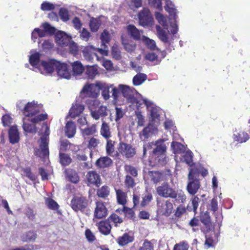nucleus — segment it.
Segmentation results:
<instances>
[{"label":"nucleus","mask_w":250,"mask_h":250,"mask_svg":"<svg viewBox=\"0 0 250 250\" xmlns=\"http://www.w3.org/2000/svg\"><path fill=\"white\" fill-rule=\"evenodd\" d=\"M110 87L105 83L96 82L95 83H87L84 85L81 90L80 97L83 99L91 98L96 99L100 90H102V95L105 100L109 99Z\"/></svg>","instance_id":"f257e3e1"},{"label":"nucleus","mask_w":250,"mask_h":250,"mask_svg":"<svg viewBox=\"0 0 250 250\" xmlns=\"http://www.w3.org/2000/svg\"><path fill=\"white\" fill-rule=\"evenodd\" d=\"M26 177L32 181H35L37 179V177L31 171L30 167H26L23 170Z\"/></svg>","instance_id":"6e6d98bb"},{"label":"nucleus","mask_w":250,"mask_h":250,"mask_svg":"<svg viewBox=\"0 0 250 250\" xmlns=\"http://www.w3.org/2000/svg\"><path fill=\"white\" fill-rule=\"evenodd\" d=\"M41 8L44 11H51L55 9V6L51 3L47 1H44L42 3Z\"/></svg>","instance_id":"680f3d73"},{"label":"nucleus","mask_w":250,"mask_h":250,"mask_svg":"<svg viewBox=\"0 0 250 250\" xmlns=\"http://www.w3.org/2000/svg\"><path fill=\"white\" fill-rule=\"evenodd\" d=\"M71 144L69 141L66 139H63L60 141V146L59 148L60 152H65L68 149L69 146H70Z\"/></svg>","instance_id":"13d9d810"},{"label":"nucleus","mask_w":250,"mask_h":250,"mask_svg":"<svg viewBox=\"0 0 250 250\" xmlns=\"http://www.w3.org/2000/svg\"><path fill=\"white\" fill-rule=\"evenodd\" d=\"M42 27L43 28L46 35H53L56 32V29L54 27L52 26L49 23L44 22L42 24Z\"/></svg>","instance_id":"de8ad7c7"},{"label":"nucleus","mask_w":250,"mask_h":250,"mask_svg":"<svg viewBox=\"0 0 250 250\" xmlns=\"http://www.w3.org/2000/svg\"><path fill=\"white\" fill-rule=\"evenodd\" d=\"M107 220H108L109 222V221L112 222L115 227H117V224H121L123 222L122 218L115 213H112Z\"/></svg>","instance_id":"8fccbe9b"},{"label":"nucleus","mask_w":250,"mask_h":250,"mask_svg":"<svg viewBox=\"0 0 250 250\" xmlns=\"http://www.w3.org/2000/svg\"><path fill=\"white\" fill-rule=\"evenodd\" d=\"M123 212L125 216L129 219H134L135 218V212L132 208H129L124 206Z\"/></svg>","instance_id":"4d7b16f0"},{"label":"nucleus","mask_w":250,"mask_h":250,"mask_svg":"<svg viewBox=\"0 0 250 250\" xmlns=\"http://www.w3.org/2000/svg\"><path fill=\"white\" fill-rule=\"evenodd\" d=\"M41 54L39 52H36L30 55L29 57V63L33 66H36L39 64L40 61Z\"/></svg>","instance_id":"79ce46f5"},{"label":"nucleus","mask_w":250,"mask_h":250,"mask_svg":"<svg viewBox=\"0 0 250 250\" xmlns=\"http://www.w3.org/2000/svg\"><path fill=\"white\" fill-rule=\"evenodd\" d=\"M171 147L175 153H181L185 151L184 146L180 143L172 142L171 143Z\"/></svg>","instance_id":"37998d69"},{"label":"nucleus","mask_w":250,"mask_h":250,"mask_svg":"<svg viewBox=\"0 0 250 250\" xmlns=\"http://www.w3.org/2000/svg\"><path fill=\"white\" fill-rule=\"evenodd\" d=\"M96 48L92 46H86L83 50V55L85 57L92 58L96 56L98 59V56L96 52Z\"/></svg>","instance_id":"7c9ffc66"},{"label":"nucleus","mask_w":250,"mask_h":250,"mask_svg":"<svg viewBox=\"0 0 250 250\" xmlns=\"http://www.w3.org/2000/svg\"><path fill=\"white\" fill-rule=\"evenodd\" d=\"M233 138L235 141L239 143H243L248 140L250 137L248 133L244 131H241L233 134Z\"/></svg>","instance_id":"2f4dec72"},{"label":"nucleus","mask_w":250,"mask_h":250,"mask_svg":"<svg viewBox=\"0 0 250 250\" xmlns=\"http://www.w3.org/2000/svg\"><path fill=\"white\" fill-rule=\"evenodd\" d=\"M117 203L119 205L125 206L127 202V194L122 189H115Z\"/></svg>","instance_id":"bb28decb"},{"label":"nucleus","mask_w":250,"mask_h":250,"mask_svg":"<svg viewBox=\"0 0 250 250\" xmlns=\"http://www.w3.org/2000/svg\"><path fill=\"white\" fill-rule=\"evenodd\" d=\"M56 40L61 45H66L67 44L69 39L64 32L60 31L56 35Z\"/></svg>","instance_id":"c85d7f7f"},{"label":"nucleus","mask_w":250,"mask_h":250,"mask_svg":"<svg viewBox=\"0 0 250 250\" xmlns=\"http://www.w3.org/2000/svg\"><path fill=\"white\" fill-rule=\"evenodd\" d=\"M125 185L127 189L132 188L136 185L135 180L130 175H127L125 177Z\"/></svg>","instance_id":"09e8293b"},{"label":"nucleus","mask_w":250,"mask_h":250,"mask_svg":"<svg viewBox=\"0 0 250 250\" xmlns=\"http://www.w3.org/2000/svg\"><path fill=\"white\" fill-rule=\"evenodd\" d=\"M61 19L64 22H66L69 20L68 11L64 8H61L59 12Z\"/></svg>","instance_id":"603ef678"},{"label":"nucleus","mask_w":250,"mask_h":250,"mask_svg":"<svg viewBox=\"0 0 250 250\" xmlns=\"http://www.w3.org/2000/svg\"><path fill=\"white\" fill-rule=\"evenodd\" d=\"M101 24V21L96 18L92 17L89 21V27L92 32H96L98 30Z\"/></svg>","instance_id":"58836bf2"},{"label":"nucleus","mask_w":250,"mask_h":250,"mask_svg":"<svg viewBox=\"0 0 250 250\" xmlns=\"http://www.w3.org/2000/svg\"><path fill=\"white\" fill-rule=\"evenodd\" d=\"M37 235L33 230H29L23 234L22 236V241L24 242L35 241Z\"/></svg>","instance_id":"4c0bfd02"},{"label":"nucleus","mask_w":250,"mask_h":250,"mask_svg":"<svg viewBox=\"0 0 250 250\" xmlns=\"http://www.w3.org/2000/svg\"><path fill=\"white\" fill-rule=\"evenodd\" d=\"M184 161L187 164L190 165L192 162V153L190 151H188L183 155Z\"/></svg>","instance_id":"774afa93"},{"label":"nucleus","mask_w":250,"mask_h":250,"mask_svg":"<svg viewBox=\"0 0 250 250\" xmlns=\"http://www.w3.org/2000/svg\"><path fill=\"white\" fill-rule=\"evenodd\" d=\"M56 70L57 74L60 77L67 79L70 78L71 73L67 64L58 61Z\"/></svg>","instance_id":"f8f14e48"},{"label":"nucleus","mask_w":250,"mask_h":250,"mask_svg":"<svg viewBox=\"0 0 250 250\" xmlns=\"http://www.w3.org/2000/svg\"><path fill=\"white\" fill-rule=\"evenodd\" d=\"M90 36V33L85 28H83L80 32V37L83 41L87 42Z\"/></svg>","instance_id":"338daca9"},{"label":"nucleus","mask_w":250,"mask_h":250,"mask_svg":"<svg viewBox=\"0 0 250 250\" xmlns=\"http://www.w3.org/2000/svg\"><path fill=\"white\" fill-rule=\"evenodd\" d=\"M84 109V106L83 105L80 104H73L69 113L72 118H75L79 116L83 111Z\"/></svg>","instance_id":"aec40b11"},{"label":"nucleus","mask_w":250,"mask_h":250,"mask_svg":"<svg viewBox=\"0 0 250 250\" xmlns=\"http://www.w3.org/2000/svg\"><path fill=\"white\" fill-rule=\"evenodd\" d=\"M100 39L102 41V45H105L106 43H108L110 40V34L108 32L104 30L101 34Z\"/></svg>","instance_id":"864d4df0"},{"label":"nucleus","mask_w":250,"mask_h":250,"mask_svg":"<svg viewBox=\"0 0 250 250\" xmlns=\"http://www.w3.org/2000/svg\"><path fill=\"white\" fill-rule=\"evenodd\" d=\"M199 201L200 199L197 196H195L191 200V204L193 207L192 209L191 208H189L188 206L187 209L190 211L193 210L194 212H196L198 207Z\"/></svg>","instance_id":"052dcab7"},{"label":"nucleus","mask_w":250,"mask_h":250,"mask_svg":"<svg viewBox=\"0 0 250 250\" xmlns=\"http://www.w3.org/2000/svg\"><path fill=\"white\" fill-rule=\"evenodd\" d=\"M126 30L128 34L135 41H139L141 39V35L143 31L140 30L133 24H129L127 26Z\"/></svg>","instance_id":"ddd939ff"},{"label":"nucleus","mask_w":250,"mask_h":250,"mask_svg":"<svg viewBox=\"0 0 250 250\" xmlns=\"http://www.w3.org/2000/svg\"><path fill=\"white\" fill-rule=\"evenodd\" d=\"M47 118L48 115L46 113H42L38 115L29 120V121L32 123V124L23 123V129L26 132L35 133L37 131L36 124L41 122L47 120Z\"/></svg>","instance_id":"7ed1b4c3"},{"label":"nucleus","mask_w":250,"mask_h":250,"mask_svg":"<svg viewBox=\"0 0 250 250\" xmlns=\"http://www.w3.org/2000/svg\"><path fill=\"white\" fill-rule=\"evenodd\" d=\"M148 175L154 184H157L163 180V174L158 171H149Z\"/></svg>","instance_id":"72a5a7b5"},{"label":"nucleus","mask_w":250,"mask_h":250,"mask_svg":"<svg viewBox=\"0 0 250 250\" xmlns=\"http://www.w3.org/2000/svg\"><path fill=\"white\" fill-rule=\"evenodd\" d=\"M40 112L37 104L34 102H28L24 107L23 114L26 117H35Z\"/></svg>","instance_id":"9d476101"},{"label":"nucleus","mask_w":250,"mask_h":250,"mask_svg":"<svg viewBox=\"0 0 250 250\" xmlns=\"http://www.w3.org/2000/svg\"><path fill=\"white\" fill-rule=\"evenodd\" d=\"M147 75L144 73H139L133 78V83L135 86L142 84L146 79Z\"/></svg>","instance_id":"c9c22d12"},{"label":"nucleus","mask_w":250,"mask_h":250,"mask_svg":"<svg viewBox=\"0 0 250 250\" xmlns=\"http://www.w3.org/2000/svg\"><path fill=\"white\" fill-rule=\"evenodd\" d=\"M86 177L87 185L88 186H95L98 188L102 183L100 175L95 171H88Z\"/></svg>","instance_id":"1a4fd4ad"},{"label":"nucleus","mask_w":250,"mask_h":250,"mask_svg":"<svg viewBox=\"0 0 250 250\" xmlns=\"http://www.w3.org/2000/svg\"><path fill=\"white\" fill-rule=\"evenodd\" d=\"M76 125L72 121H68L65 126V132L67 137L69 138L73 137L76 133Z\"/></svg>","instance_id":"5701e85b"},{"label":"nucleus","mask_w":250,"mask_h":250,"mask_svg":"<svg viewBox=\"0 0 250 250\" xmlns=\"http://www.w3.org/2000/svg\"><path fill=\"white\" fill-rule=\"evenodd\" d=\"M72 72L74 75H80L84 70L83 65L80 61H75L71 63Z\"/></svg>","instance_id":"a878e982"},{"label":"nucleus","mask_w":250,"mask_h":250,"mask_svg":"<svg viewBox=\"0 0 250 250\" xmlns=\"http://www.w3.org/2000/svg\"><path fill=\"white\" fill-rule=\"evenodd\" d=\"M200 221L205 226L207 231H209L212 227L210 216L207 211L202 213L200 215Z\"/></svg>","instance_id":"6ab92c4d"},{"label":"nucleus","mask_w":250,"mask_h":250,"mask_svg":"<svg viewBox=\"0 0 250 250\" xmlns=\"http://www.w3.org/2000/svg\"><path fill=\"white\" fill-rule=\"evenodd\" d=\"M59 162L62 167L69 165L72 162V159L69 155L60 152Z\"/></svg>","instance_id":"c756f323"},{"label":"nucleus","mask_w":250,"mask_h":250,"mask_svg":"<svg viewBox=\"0 0 250 250\" xmlns=\"http://www.w3.org/2000/svg\"><path fill=\"white\" fill-rule=\"evenodd\" d=\"M110 189L108 186L104 185L97 190V195L101 198L107 197L110 194Z\"/></svg>","instance_id":"473e14b6"},{"label":"nucleus","mask_w":250,"mask_h":250,"mask_svg":"<svg viewBox=\"0 0 250 250\" xmlns=\"http://www.w3.org/2000/svg\"><path fill=\"white\" fill-rule=\"evenodd\" d=\"M158 37L161 41L165 43H168V37L166 32L163 29H161L158 31Z\"/></svg>","instance_id":"0e129e2a"},{"label":"nucleus","mask_w":250,"mask_h":250,"mask_svg":"<svg viewBox=\"0 0 250 250\" xmlns=\"http://www.w3.org/2000/svg\"><path fill=\"white\" fill-rule=\"evenodd\" d=\"M200 186L199 180L188 179L187 189L190 195H194L198 192Z\"/></svg>","instance_id":"4468645a"},{"label":"nucleus","mask_w":250,"mask_h":250,"mask_svg":"<svg viewBox=\"0 0 250 250\" xmlns=\"http://www.w3.org/2000/svg\"><path fill=\"white\" fill-rule=\"evenodd\" d=\"M124 168L125 171L129 174L130 176L134 177L138 176V170L135 167L130 165H125Z\"/></svg>","instance_id":"a18cd8bd"},{"label":"nucleus","mask_w":250,"mask_h":250,"mask_svg":"<svg viewBox=\"0 0 250 250\" xmlns=\"http://www.w3.org/2000/svg\"><path fill=\"white\" fill-rule=\"evenodd\" d=\"M127 100L138 107H141L143 104L146 103V100L143 99L140 94H137L135 96L133 94Z\"/></svg>","instance_id":"4be33fe9"},{"label":"nucleus","mask_w":250,"mask_h":250,"mask_svg":"<svg viewBox=\"0 0 250 250\" xmlns=\"http://www.w3.org/2000/svg\"><path fill=\"white\" fill-rule=\"evenodd\" d=\"M165 9L169 13L170 16H173L174 21H176V20L178 17L177 15V10L175 8L174 4L170 0L166 1Z\"/></svg>","instance_id":"cd10ccee"},{"label":"nucleus","mask_w":250,"mask_h":250,"mask_svg":"<svg viewBox=\"0 0 250 250\" xmlns=\"http://www.w3.org/2000/svg\"><path fill=\"white\" fill-rule=\"evenodd\" d=\"M100 134L103 137H104L106 139H108L111 136L109 126L104 121L103 122L100 129Z\"/></svg>","instance_id":"f704fd0d"},{"label":"nucleus","mask_w":250,"mask_h":250,"mask_svg":"<svg viewBox=\"0 0 250 250\" xmlns=\"http://www.w3.org/2000/svg\"><path fill=\"white\" fill-rule=\"evenodd\" d=\"M155 145L156 147L153 150L152 153L156 156H163L165 155V153L166 151L167 146L164 144L163 140H159L157 141Z\"/></svg>","instance_id":"2eb2a0df"},{"label":"nucleus","mask_w":250,"mask_h":250,"mask_svg":"<svg viewBox=\"0 0 250 250\" xmlns=\"http://www.w3.org/2000/svg\"><path fill=\"white\" fill-rule=\"evenodd\" d=\"M119 88L123 96L127 100L133 93L132 89L128 86L120 84Z\"/></svg>","instance_id":"e433bc0d"},{"label":"nucleus","mask_w":250,"mask_h":250,"mask_svg":"<svg viewBox=\"0 0 250 250\" xmlns=\"http://www.w3.org/2000/svg\"><path fill=\"white\" fill-rule=\"evenodd\" d=\"M108 214V210L102 201L96 202V208L94 210V218L100 219L105 218Z\"/></svg>","instance_id":"9b49d317"},{"label":"nucleus","mask_w":250,"mask_h":250,"mask_svg":"<svg viewBox=\"0 0 250 250\" xmlns=\"http://www.w3.org/2000/svg\"><path fill=\"white\" fill-rule=\"evenodd\" d=\"M152 200V195L151 193H148L143 197L142 201L141 203V206L143 207L147 206Z\"/></svg>","instance_id":"e2e57ef3"},{"label":"nucleus","mask_w":250,"mask_h":250,"mask_svg":"<svg viewBox=\"0 0 250 250\" xmlns=\"http://www.w3.org/2000/svg\"><path fill=\"white\" fill-rule=\"evenodd\" d=\"M88 206V200L83 196H75L71 201L70 206L75 211L83 212Z\"/></svg>","instance_id":"20e7f679"},{"label":"nucleus","mask_w":250,"mask_h":250,"mask_svg":"<svg viewBox=\"0 0 250 250\" xmlns=\"http://www.w3.org/2000/svg\"><path fill=\"white\" fill-rule=\"evenodd\" d=\"M98 73V70L94 66H86L85 74L88 79H93Z\"/></svg>","instance_id":"ea45409f"},{"label":"nucleus","mask_w":250,"mask_h":250,"mask_svg":"<svg viewBox=\"0 0 250 250\" xmlns=\"http://www.w3.org/2000/svg\"><path fill=\"white\" fill-rule=\"evenodd\" d=\"M134 240V237L133 235H129L128 233H125L122 236L117 239L118 244L121 246H124Z\"/></svg>","instance_id":"412c9836"},{"label":"nucleus","mask_w":250,"mask_h":250,"mask_svg":"<svg viewBox=\"0 0 250 250\" xmlns=\"http://www.w3.org/2000/svg\"><path fill=\"white\" fill-rule=\"evenodd\" d=\"M200 170L197 167L190 168L188 174V179L199 180Z\"/></svg>","instance_id":"c03bdc74"},{"label":"nucleus","mask_w":250,"mask_h":250,"mask_svg":"<svg viewBox=\"0 0 250 250\" xmlns=\"http://www.w3.org/2000/svg\"><path fill=\"white\" fill-rule=\"evenodd\" d=\"M97 226L99 231L104 235H107L111 232L112 227L108 220L100 221Z\"/></svg>","instance_id":"dca6fc26"},{"label":"nucleus","mask_w":250,"mask_h":250,"mask_svg":"<svg viewBox=\"0 0 250 250\" xmlns=\"http://www.w3.org/2000/svg\"><path fill=\"white\" fill-rule=\"evenodd\" d=\"M96 125L95 124L87 127L83 130V133L86 136L92 135L96 132Z\"/></svg>","instance_id":"5fc2aeb1"},{"label":"nucleus","mask_w":250,"mask_h":250,"mask_svg":"<svg viewBox=\"0 0 250 250\" xmlns=\"http://www.w3.org/2000/svg\"><path fill=\"white\" fill-rule=\"evenodd\" d=\"M189 245L186 241H183L176 243L173 247V250H188Z\"/></svg>","instance_id":"3c124183"},{"label":"nucleus","mask_w":250,"mask_h":250,"mask_svg":"<svg viewBox=\"0 0 250 250\" xmlns=\"http://www.w3.org/2000/svg\"><path fill=\"white\" fill-rule=\"evenodd\" d=\"M112 164V160L108 157L105 156L99 158L96 162V165L100 168L109 167Z\"/></svg>","instance_id":"b1692460"},{"label":"nucleus","mask_w":250,"mask_h":250,"mask_svg":"<svg viewBox=\"0 0 250 250\" xmlns=\"http://www.w3.org/2000/svg\"><path fill=\"white\" fill-rule=\"evenodd\" d=\"M58 61L51 59L49 61H42L41 63L44 69L48 73H52L56 69Z\"/></svg>","instance_id":"a211bd4d"},{"label":"nucleus","mask_w":250,"mask_h":250,"mask_svg":"<svg viewBox=\"0 0 250 250\" xmlns=\"http://www.w3.org/2000/svg\"><path fill=\"white\" fill-rule=\"evenodd\" d=\"M159 211L163 215L169 216L172 212L173 205L170 200L162 202H157Z\"/></svg>","instance_id":"6e6552de"},{"label":"nucleus","mask_w":250,"mask_h":250,"mask_svg":"<svg viewBox=\"0 0 250 250\" xmlns=\"http://www.w3.org/2000/svg\"><path fill=\"white\" fill-rule=\"evenodd\" d=\"M139 23L143 26H148L151 24L153 21V18L147 8H143L138 14Z\"/></svg>","instance_id":"39448f33"},{"label":"nucleus","mask_w":250,"mask_h":250,"mask_svg":"<svg viewBox=\"0 0 250 250\" xmlns=\"http://www.w3.org/2000/svg\"><path fill=\"white\" fill-rule=\"evenodd\" d=\"M157 194L165 198H171L173 196L174 189L167 183H163L156 188Z\"/></svg>","instance_id":"423d86ee"},{"label":"nucleus","mask_w":250,"mask_h":250,"mask_svg":"<svg viewBox=\"0 0 250 250\" xmlns=\"http://www.w3.org/2000/svg\"><path fill=\"white\" fill-rule=\"evenodd\" d=\"M148 1L150 7L159 10L162 9V0H148Z\"/></svg>","instance_id":"69168bd1"},{"label":"nucleus","mask_w":250,"mask_h":250,"mask_svg":"<svg viewBox=\"0 0 250 250\" xmlns=\"http://www.w3.org/2000/svg\"><path fill=\"white\" fill-rule=\"evenodd\" d=\"M9 142L12 144H17L19 142L20 136L17 126H12L8 131Z\"/></svg>","instance_id":"f3484780"},{"label":"nucleus","mask_w":250,"mask_h":250,"mask_svg":"<svg viewBox=\"0 0 250 250\" xmlns=\"http://www.w3.org/2000/svg\"><path fill=\"white\" fill-rule=\"evenodd\" d=\"M45 204L48 208L52 210H57L59 208L58 204L53 199L50 198L45 199Z\"/></svg>","instance_id":"49530a36"},{"label":"nucleus","mask_w":250,"mask_h":250,"mask_svg":"<svg viewBox=\"0 0 250 250\" xmlns=\"http://www.w3.org/2000/svg\"><path fill=\"white\" fill-rule=\"evenodd\" d=\"M87 105L90 110V114L92 117L96 120H99L101 117H104L107 115V107L101 105L97 109H95L100 104L97 99L89 98L83 101Z\"/></svg>","instance_id":"f03ea898"},{"label":"nucleus","mask_w":250,"mask_h":250,"mask_svg":"<svg viewBox=\"0 0 250 250\" xmlns=\"http://www.w3.org/2000/svg\"><path fill=\"white\" fill-rule=\"evenodd\" d=\"M173 194L171 198L174 199L177 203H184L186 201L187 196L185 192L182 190L177 191L174 190Z\"/></svg>","instance_id":"393cba45"},{"label":"nucleus","mask_w":250,"mask_h":250,"mask_svg":"<svg viewBox=\"0 0 250 250\" xmlns=\"http://www.w3.org/2000/svg\"><path fill=\"white\" fill-rule=\"evenodd\" d=\"M118 149L127 158L133 157L136 153L135 149L131 145L124 142H120Z\"/></svg>","instance_id":"0eeeda50"},{"label":"nucleus","mask_w":250,"mask_h":250,"mask_svg":"<svg viewBox=\"0 0 250 250\" xmlns=\"http://www.w3.org/2000/svg\"><path fill=\"white\" fill-rule=\"evenodd\" d=\"M138 250H154L153 244L147 239L144 240L142 247Z\"/></svg>","instance_id":"bf43d9fd"},{"label":"nucleus","mask_w":250,"mask_h":250,"mask_svg":"<svg viewBox=\"0 0 250 250\" xmlns=\"http://www.w3.org/2000/svg\"><path fill=\"white\" fill-rule=\"evenodd\" d=\"M24 214L29 221H34L36 219V213L34 209L30 207H27L25 209Z\"/></svg>","instance_id":"a19ab883"}]
</instances>
